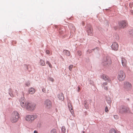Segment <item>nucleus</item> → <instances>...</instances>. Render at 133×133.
<instances>
[{"mask_svg":"<svg viewBox=\"0 0 133 133\" xmlns=\"http://www.w3.org/2000/svg\"><path fill=\"white\" fill-rule=\"evenodd\" d=\"M108 84V83L107 82H104L102 84V86L103 87H105Z\"/></svg>","mask_w":133,"mask_h":133,"instance_id":"obj_25","label":"nucleus"},{"mask_svg":"<svg viewBox=\"0 0 133 133\" xmlns=\"http://www.w3.org/2000/svg\"><path fill=\"white\" fill-rule=\"evenodd\" d=\"M127 26V22L125 20L121 21L119 23V26L120 28H124Z\"/></svg>","mask_w":133,"mask_h":133,"instance_id":"obj_7","label":"nucleus"},{"mask_svg":"<svg viewBox=\"0 0 133 133\" xmlns=\"http://www.w3.org/2000/svg\"><path fill=\"white\" fill-rule=\"evenodd\" d=\"M122 65L124 67H126L127 64V62L126 60L124 58H123L122 59Z\"/></svg>","mask_w":133,"mask_h":133,"instance_id":"obj_14","label":"nucleus"},{"mask_svg":"<svg viewBox=\"0 0 133 133\" xmlns=\"http://www.w3.org/2000/svg\"><path fill=\"white\" fill-rule=\"evenodd\" d=\"M37 117V116L36 115H28L26 116L25 120L28 122H31Z\"/></svg>","mask_w":133,"mask_h":133,"instance_id":"obj_3","label":"nucleus"},{"mask_svg":"<svg viewBox=\"0 0 133 133\" xmlns=\"http://www.w3.org/2000/svg\"><path fill=\"white\" fill-rule=\"evenodd\" d=\"M49 80L52 82H53L54 81V79L52 78L51 77L49 78Z\"/></svg>","mask_w":133,"mask_h":133,"instance_id":"obj_29","label":"nucleus"},{"mask_svg":"<svg viewBox=\"0 0 133 133\" xmlns=\"http://www.w3.org/2000/svg\"><path fill=\"white\" fill-rule=\"evenodd\" d=\"M34 133H38V132L36 130H35L34 131Z\"/></svg>","mask_w":133,"mask_h":133,"instance_id":"obj_39","label":"nucleus"},{"mask_svg":"<svg viewBox=\"0 0 133 133\" xmlns=\"http://www.w3.org/2000/svg\"><path fill=\"white\" fill-rule=\"evenodd\" d=\"M29 93L31 94H34L35 92L34 89L33 88H30L29 90Z\"/></svg>","mask_w":133,"mask_h":133,"instance_id":"obj_15","label":"nucleus"},{"mask_svg":"<svg viewBox=\"0 0 133 133\" xmlns=\"http://www.w3.org/2000/svg\"><path fill=\"white\" fill-rule=\"evenodd\" d=\"M40 64L42 66H44L45 65L44 61L42 60H40Z\"/></svg>","mask_w":133,"mask_h":133,"instance_id":"obj_20","label":"nucleus"},{"mask_svg":"<svg viewBox=\"0 0 133 133\" xmlns=\"http://www.w3.org/2000/svg\"><path fill=\"white\" fill-rule=\"evenodd\" d=\"M126 75L125 72L122 70H120L118 73L117 78L120 81H123L125 79Z\"/></svg>","mask_w":133,"mask_h":133,"instance_id":"obj_2","label":"nucleus"},{"mask_svg":"<svg viewBox=\"0 0 133 133\" xmlns=\"http://www.w3.org/2000/svg\"><path fill=\"white\" fill-rule=\"evenodd\" d=\"M95 49H92V50H88L87 51V52L88 53V54H90L92 53V52L93 50H94Z\"/></svg>","mask_w":133,"mask_h":133,"instance_id":"obj_23","label":"nucleus"},{"mask_svg":"<svg viewBox=\"0 0 133 133\" xmlns=\"http://www.w3.org/2000/svg\"><path fill=\"white\" fill-rule=\"evenodd\" d=\"M124 87L127 90H130L132 88L131 84L128 82H125L124 83Z\"/></svg>","mask_w":133,"mask_h":133,"instance_id":"obj_9","label":"nucleus"},{"mask_svg":"<svg viewBox=\"0 0 133 133\" xmlns=\"http://www.w3.org/2000/svg\"><path fill=\"white\" fill-rule=\"evenodd\" d=\"M42 91L44 92H46V90L44 88H43V89H42Z\"/></svg>","mask_w":133,"mask_h":133,"instance_id":"obj_36","label":"nucleus"},{"mask_svg":"<svg viewBox=\"0 0 133 133\" xmlns=\"http://www.w3.org/2000/svg\"><path fill=\"white\" fill-rule=\"evenodd\" d=\"M107 101H108V99H107Z\"/></svg>","mask_w":133,"mask_h":133,"instance_id":"obj_44","label":"nucleus"},{"mask_svg":"<svg viewBox=\"0 0 133 133\" xmlns=\"http://www.w3.org/2000/svg\"><path fill=\"white\" fill-rule=\"evenodd\" d=\"M73 67V65H71L69 66V69L70 71L72 70V68Z\"/></svg>","mask_w":133,"mask_h":133,"instance_id":"obj_24","label":"nucleus"},{"mask_svg":"<svg viewBox=\"0 0 133 133\" xmlns=\"http://www.w3.org/2000/svg\"><path fill=\"white\" fill-rule=\"evenodd\" d=\"M10 96H11V97H13L14 96H11V95H10Z\"/></svg>","mask_w":133,"mask_h":133,"instance_id":"obj_41","label":"nucleus"},{"mask_svg":"<svg viewBox=\"0 0 133 133\" xmlns=\"http://www.w3.org/2000/svg\"><path fill=\"white\" fill-rule=\"evenodd\" d=\"M35 104L27 102L25 108L29 110L32 111L35 109Z\"/></svg>","mask_w":133,"mask_h":133,"instance_id":"obj_5","label":"nucleus"},{"mask_svg":"<svg viewBox=\"0 0 133 133\" xmlns=\"http://www.w3.org/2000/svg\"><path fill=\"white\" fill-rule=\"evenodd\" d=\"M49 133H57V130L55 129H52L50 131Z\"/></svg>","mask_w":133,"mask_h":133,"instance_id":"obj_18","label":"nucleus"},{"mask_svg":"<svg viewBox=\"0 0 133 133\" xmlns=\"http://www.w3.org/2000/svg\"><path fill=\"white\" fill-rule=\"evenodd\" d=\"M44 105L47 108L49 109L52 107V103L51 101L49 99H47L45 101Z\"/></svg>","mask_w":133,"mask_h":133,"instance_id":"obj_8","label":"nucleus"},{"mask_svg":"<svg viewBox=\"0 0 133 133\" xmlns=\"http://www.w3.org/2000/svg\"><path fill=\"white\" fill-rule=\"evenodd\" d=\"M108 102L109 103L110 102V98L109 97V98H108Z\"/></svg>","mask_w":133,"mask_h":133,"instance_id":"obj_37","label":"nucleus"},{"mask_svg":"<svg viewBox=\"0 0 133 133\" xmlns=\"http://www.w3.org/2000/svg\"><path fill=\"white\" fill-rule=\"evenodd\" d=\"M96 49H99V48H96Z\"/></svg>","mask_w":133,"mask_h":133,"instance_id":"obj_42","label":"nucleus"},{"mask_svg":"<svg viewBox=\"0 0 133 133\" xmlns=\"http://www.w3.org/2000/svg\"><path fill=\"white\" fill-rule=\"evenodd\" d=\"M35 104L27 102L25 108L29 110L32 111L35 109Z\"/></svg>","mask_w":133,"mask_h":133,"instance_id":"obj_4","label":"nucleus"},{"mask_svg":"<svg viewBox=\"0 0 133 133\" xmlns=\"http://www.w3.org/2000/svg\"><path fill=\"white\" fill-rule=\"evenodd\" d=\"M62 133H64L65 132L66 129L64 126H63L61 128Z\"/></svg>","mask_w":133,"mask_h":133,"instance_id":"obj_21","label":"nucleus"},{"mask_svg":"<svg viewBox=\"0 0 133 133\" xmlns=\"http://www.w3.org/2000/svg\"><path fill=\"white\" fill-rule=\"evenodd\" d=\"M59 32L60 34H62L63 33V31H59Z\"/></svg>","mask_w":133,"mask_h":133,"instance_id":"obj_35","label":"nucleus"},{"mask_svg":"<svg viewBox=\"0 0 133 133\" xmlns=\"http://www.w3.org/2000/svg\"><path fill=\"white\" fill-rule=\"evenodd\" d=\"M66 54V55L68 56H70V51L66 50H64L63 51Z\"/></svg>","mask_w":133,"mask_h":133,"instance_id":"obj_17","label":"nucleus"},{"mask_svg":"<svg viewBox=\"0 0 133 133\" xmlns=\"http://www.w3.org/2000/svg\"><path fill=\"white\" fill-rule=\"evenodd\" d=\"M82 24L83 25H84L85 24H84V22H82Z\"/></svg>","mask_w":133,"mask_h":133,"instance_id":"obj_40","label":"nucleus"},{"mask_svg":"<svg viewBox=\"0 0 133 133\" xmlns=\"http://www.w3.org/2000/svg\"><path fill=\"white\" fill-rule=\"evenodd\" d=\"M110 133H120V132L114 129H111L110 131Z\"/></svg>","mask_w":133,"mask_h":133,"instance_id":"obj_16","label":"nucleus"},{"mask_svg":"<svg viewBox=\"0 0 133 133\" xmlns=\"http://www.w3.org/2000/svg\"><path fill=\"white\" fill-rule=\"evenodd\" d=\"M88 35L90 36H92L93 34L92 29L91 28H89L88 30Z\"/></svg>","mask_w":133,"mask_h":133,"instance_id":"obj_13","label":"nucleus"},{"mask_svg":"<svg viewBox=\"0 0 133 133\" xmlns=\"http://www.w3.org/2000/svg\"><path fill=\"white\" fill-rule=\"evenodd\" d=\"M69 109L70 112L73 115V114H74V113L72 108H71V109Z\"/></svg>","mask_w":133,"mask_h":133,"instance_id":"obj_26","label":"nucleus"},{"mask_svg":"<svg viewBox=\"0 0 133 133\" xmlns=\"http://www.w3.org/2000/svg\"><path fill=\"white\" fill-rule=\"evenodd\" d=\"M45 52H46V54H50V51L49 50H46Z\"/></svg>","mask_w":133,"mask_h":133,"instance_id":"obj_31","label":"nucleus"},{"mask_svg":"<svg viewBox=\"0 0 133 133\" xmlns=\"http://www.w3.org/2000/svg\"><path fill=\"white\" fill-rule=\"evenodd\" d=\"M105 111L106 112H108L109 111L108 108L107 106H106L105 107Z\"/></svg>","mask_w":133,"mask_h":133,"instance_id":"obj_27","label":"nucleus"},{"mask_svg":"<svg viewBox=\"0 0 133 133\" xmlns=\"http://www.w3.org/2000/svg\"><path fill=\"white\" fill-rule=\"evenodd\" d=\"M118 44L116 42H114L113 43L111 46V48L112 50L115 51H117L118 48Z\"/></svg>","mask_w":133,"mask_h":133,"instance_id":"obj_10","label":"nucleus"},{"mask_svg":"<svg viewBox=\"0 0 133 133\" xmlns=\"http://www.w3.org/2000/svg\"><path fill=\"white\" fill-rule=\"evenodd\" d=\"M46 63L48 64L49 67L51 68H52V66L51 64L50 63V62L48 61H47L46 62Z\"/></svg>","mask_w":133,"mask_h":133,"instance_id":"obj_22","label":"nucleus"},{"mask_svg":"<svg viewBox=\"0 0 133 133\" xmlns=\"http://www.w3.org/2000/svg\"><path fill=\"white\" fill-rule=\"evenodd\" d=\"M114 117L115 118L117 119L118 118V116L116 115H115Z\"/></svg>","mask_w":133,"mask_h":133,"instance_id":"obj_33","label":"nucleus"},{"mask_svg":"<svg viewBox=\"0 0 133 133\" xmlns=\"http://www.w3.org/2000/svg\"><path fill=\"white\" fill-rule=\"evenodd\" d=\"M104 88V89L105 90H108V86H105L104 87H103Z\"/></svg>","mask_w":133,"mask_h":133,"instance_id":"obj_28","label":"nucleus"},{"mask_svg":"<svg viewBox=\"0 0 133 133\" xmlns=\"http://www.w3.org/2000/svg\"><path fill=\"white\" fill-rule=\"evenodd\" d=\"M129 110V109L128 107L122 106L119 109V112L121 114H123L125 112H128Z\"/></svg>","mask_w":133,"mask_h":133,"instance_id":"obj_6","label":"nucleus"},{"mask_svg":"<svg viewBox=\"0 0 133 133\" xmlns=\"http://www.w3.org/2000/svg\"><path fill=\"white\" fill-rule=\"evenodd\" d=\"M101 78L105 81L110 82L111 80L110 78L107 75H103L101 76Z\"/></svg>","mask_w":133,"mask_h":133,"instance_id":"obj_11","label":"nucleus"},{"mask_svg":"<svg viewBox=\"0 0 133 133\" xmlns=\"http://www.w3.org/2000/svg\"><path fill=\"white\" fill-rule=\"evenodd\" d=\"M26 85L27 86H29L30 85V83L29 82L26 83Z\"/></svg>","mask_w":133,"mask_h":133,"instance_id":"obj_34","label":"nucleus"},{"mask_svg":"<svg viewBox=\"0 0 133 133\" xmlns=\"http://www.w3.org/2000/svg\"><path fill=\"white\" fill-rule=\"evenodd\" d=\"M20 117L19 114L16 111L14 112L12 114V117L11 118V121L13 123L17 122Z\"/></svg>","mask_w":133,"mask_h":133,"instance_id":"obj_1","label":"nucleus"},{"mask_svg":"<svg viewBox=\"0 0 133 133\" xmlns=\"http://www.w3.org/2000/svg\"><path fill=\"white\" fill-rule=\"evenodd\" d=\"M80 88L79 87H78V91H80Z\"/></svg>","mask_w":133,"mask_h":133,"instance_id":"obj_38","label":"nucleus"},{"mask_svg":"<svg viewBox=\"0 0 133 133\" xmlns=\"http://www.w3.org/2000/svg\"><path fill=\"white\" fill-rule=\"evenodd\" d=\"M59 99L62 100L64 99V96L63 94H61L59 95Z\"/></svg>","mask_w":133,"mask_h":133,"instance_id":"obj_19","label":"nucleus"},{"mask_svg":"<svg viewBox=\"0 0 133 133\" xmlns=\"http://www.w3.org/2000/svg\"><path fill=\"white\" fill-rule=\"evenodd\" d=\"M78 55L79 56H81L82 54V53L80 51H78Z\"/></svg>","mask_w":133,"mask_h":133,"instance_id":"obj_30","label":"nucleus"},{"mask_svg":"<svg viewBox=\"0 0 133 133\" xmlns=\"http://www.w3.org/2000/svg\"><path fill=\"white\" fill-rule=\"evenodd\" d=\"M129 34L131 36L133 37V30Z\"/></svg>","mask_w":133,"mask_h":133,"instance_id":"obj_32","label":"nucleus"},{"mask_svg":"<svg viewBox=\"0 0 133 133\" xmlns=\"http://www.w3.org/2000/svg\"><path fill=\"white\" fill-rule=\"evenodd\" d=\"M57 27V26H55V28H56V27Z\"/></svg>","mask_w":133,"mask_h":133,"instance_id":"obj_43","label":"nucleus"},{"mask_svg":"<svg viewBox=\"0 0 133 133\" xmlns=\"http://www.w3.org/2000/svg\"><path fill=\"white\" fill-rule=\"evenodd\" d=\"M20 104L21 106L23 108H25L26 105V101L25 99H23V100H20Z\"/></svg>","mask_w":133,"mask_h":133,"instance_id":"obj_12","label":"nucleus"}]
</instances>
